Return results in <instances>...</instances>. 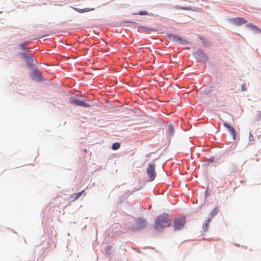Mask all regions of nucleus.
Listing matches in <instances>:
<instances>
[{
    "label": "nucleus",
    "instance_id": "7ed1b4c3",
    "mask_svg": "<svg viewBox=\"0 0 261 261\" xmlns=\"http://www.w3.org/2000/svg\"><path fill=\"white\" fill-rule=\"evenodd\" d=\"M155 166V164H150L146 170L147 173L151 181L154 180L156 176Z\"/></svg>",
    "mask_w": 261,
    "mask_h": 261
},
{
    "label": "nucleus",
    "instance_id": "2eb2a0df",
    "mask_svg": "<svg viewBox=\"0 0 261 261\" xmlns=\"http://www.w3.org/2000/svg\"><path fill=\"white\" fill-rule=\"evenodd\" d=\"M211 220L210 218L207 219L205 221V223L203 225V227L204 229H207L208 227V223L211 222Z\"/></svg>",
    "mask_w": 261,
    "mask_h": 261
},
{
    "label": "nucleus",
    "instance_id": "39448f33",
    "mask_svg": "<svg viewBox=\"0 0 261 261\" xmlns=\"http://www.w3.org/2000/svg\"><path fill=\"white\" fill-rule=\"evenodd\" d=\"M72 103L76 106H80L83 107L88 108L90 107V105L85 102L84 101L78 100V99H73L72 102Z\"/></svg>",
    "mask_w": 261,
    "mask_h": 261
},
{
    "label": "nucleus",
    "instance_id": "4468645a",
    "mask_svg": "<svg viewBox=\"0 0 261 261\" xmlns=\"http://www.w3.org/2000/svg\"><path fill=\"white\" fill-rule=\"evenodd\" d=\"M168 132L170 136H173L174 134V127L172 124L169 126Z\"/></svg>",
    "mask_w": 261,
    "mask_h": 261
},
{
    "label": "nucleus",
    "instance_id": "f3484780",
    "mask_svg": "<svg viewBox=\"0 0 261 261\" xmlns=\"http://www.w3.org/2000/svg\"><path fill=\"white\" fill-rule=\"evenodd\" d=\"M120 147V144L119 143H115L113 144L112 145V149L113 150H117L118 149H119Z\"/></svg>",
    "mask_w": 261,
    "mask_h": 261
},
{
    "label": "nucleus",
    "instance_id": "f03ea898",
    "mask_svg": "<svg viewBox=\"0 0 261 261\" xmlns=\"http://www.w3.org/2000/svg\"><path fill=\"white\" fill-rule=\"evenodd\" d=\"M186 223L185 218H175L173 219V226L175 230L181 229L184 228Z\"/></svg>",
    "mask_w": 261,
    "mask_h": 261
},
{
    "label": "nucleus",
    "instance_id": "f8f14e48",
    "mask_svg": "<svg viewBox=\"0 0 261 261\" xmlns=\"http://www.w3.org/2000/svg\"><path fill=\"white\" fill-rule=\"evenodd\" d=\"M247 27H249L253 30H257L259 33H261V30L257 28L255 25H253L252 23H249L247 24Z\"/></svg>",
    "mask_w": 261,
    "mask_h": 261
},
{
    "label": "nucleus",
    "instance_id": "b1692460",
    "mask_svg": "<svg viewBox=\"0 0 261 261\" xmlns=\"http://www.w3.org/2000/svg\"><path fill=\"white\" fill-rule=\"evenodd\" d=\"M259 118H261V114H260V116H259Z\"/></svg>",
    "mask_w": 261,
    "mask_h": 261
},
{
    "label": "nucleus",
    "instance_id": "aec40b11",
    "mask_svg": "<svg viewBox=\"0 0 261 261\" xmlns=\"http://www.w3.org/2000/svg\"><path fill=\"white\" fill-rule=\"evenodd\" d=\"M232 171H231V173H236V172L237 171V166L233 165L232 167Z\"/></svg>",
    "mask_w": 261,
    "mask_h": 261
},
{
    "label": "nucleus",
    "instance_id": "6e6552de",
    "mask_svg": "<svg viewBox=\"0 0 261 261\" xmlns=\"http://www.w3.org/2000/svg\"><path fill=\"white\" fill-rule=\"evenodd\" d=\"M21 56L25 59L26 61L29 64H32L33 62V56L30 54H27L25 53H22Z\"/></svg>",
    "mask_w": 261,
    "mask_h": 261
},
{
    "label": "nucleus",
    "instance_id": "6ab92c4d",
    "mask_svg": "<svg viewBox=\"0 0 261 261\" xmlns=\"http://www.w3.org/2000/svg\"><path fill=\"white\" fill-rule=\"evenodd\" d=\"M138 14L140 15H146L148 14V13L145 11H141L139 12Z\"/></svg>",
    "mask_w": 261,
    "mask_h": 261
},
{
    "label": "nucleus",
    "instance_id": "0eeeda50",
    "mask_svg": "<svg viewBox=\"0 0 261 261\" xmlns=\"http://www.w3.org/2000/svg\"><path fill=\"white\" fill-rule=\"evenodd\" d=\"M232 21L234 23L238 25L245 24L247 22V21L245 19L241 17L235 18L233 19Z\"/></svg>",
    "mask_w": 261,
    "mask_h": 261
},
{
    "label": "nucleus",
    "instance_id": "423d86ee",
    "mask_svg": "<svg viewBox=\"0 0 261 261\" xmlns=\"http://www.w3.org/2000/svg\"><path fill=\"white\" fill-rule=\"evenodd\" d=\"M169 38L173 41L177 43H182L184 41L181 37L173 34L170 35Z\"/></svg>",
    "mask_w": 261,
    "mask_h": 261
},
{
    "label": "nucleus",
    "instance_id": "a211bd4d",
    "mask_svg": "<svg viewBox=\"0 0 261 261\" xmlns=\"http://www.w3.org/2000/svg\"><path fill=\"white\" fill-rule=\"evenodd\" d=\"M27 45H28L27 43H21L19 45V46H20V49H22V50H28L30 49V48L25 47V46Z\"/></svg>",
    "mask_w": 261,
    "mask_h": 261
},
{
    "label": "nucleus",
    "instance_id": "f257e3e1",
    "mask_svg": "<svg viewBox=\"0 0 261 261\" xmlns=\"http://www.w3.org/2000/svg\"><path fill=\"white\" fill-rule=\"evenodd\" d=\"M171 225V221L169 215L166 213H163L156 217L153 226L156 230H160L165 227H170Z\"/></svg>",
    "mask_w": 261,
    "mask_h": 261
},
{
    "label": "nucleus",
    "instance_id": "20e7f679",
    "mask_svg": "<svg viewBox=\"0 0 261 261\" xmlns=\"http://www.w3.org/2000/svg\"><path fill=\"white\" fill-rule=\"evenodd\" d=\"M223 125L228 129L232 136L233 139L234 140L236 138L237 134L234 127L225 122H224Z\"/></svg>",
    "mask_w": 261,
    "mask_h": 261
},
{
    "label": "nucleus",
    "instance_id": "412c9836",
    "mask_svg": "<svg viewBox=\"0 0 261 261\" xmlns=\"http://www.w3.org/2000/svg\"><path fill=\"white\" fill-rule=\"evenodd\" d=\"M242 90L243 91H245L247 90L245 84H243L242 85Z\"/></svg>",
    "mask_w": 261,
    "mask_h": 261
},
{
    "label": "nucleus",
    "instance_id": "4be33fe9",
    "mask_svg": "<svg viewBox=\"0 0 261 261\" xmlns=\"http://www.w3.org/2000/svg\"><path fill=\"white\" fill-rule=\"evenodd\" d=\"M179 9H181V10H191V9L190 8V7H179Z\"/></svg>",
    "mask_w": 261,
    "mask_h": 261
},
{
    "label": "nucleus",
    "instance_id": "dca6fc26",
    "mask_svg": "<svg viewBox=\"0 0 261 261\" xmlns=\"http://www.w3.org/2000/svg\"><path fill=\"white\" fill-rule=\"evenodd\" d=\"M34 74L36 75L37 79L39 80V81H41L42 80V76H41V75L40 74V73H38V72L37 71H35L34 72Z\"/></svg>",
    "mask_w": 261,
    "mask_h": 261
},
{
    "label": "nucleus",
    "instance_id": "1a4fd4ad",
    "mask_svg": "<svg viewBox=\"0 0 261 261\" xmlns=\"http://www.w3.org/2000/svg\"><path fill=\"white\" fill-rule=\"evenodd\" d=\"M72 8L75 11H77L79 13H85V12L93 11V10H94V8H86L82 9H79V8Z\"/></svg>",
    "mask_w": 261,
    "mask_h": 261
},
{
    "label": "nucleus",
    "instance_id": "5701e85b",
    "mask_svg": "<svg viewBox=\"0 0 261 261\" xmlns=\"http://www.w3.org/2000/svg\"><path fill=\"white\" fill-rule=\"evenodd\" d=\"M253 138H254V137H253V135L250 134V135H249V139H250V140H253Z\"/></svg>",
    "mask_w": 261,
    "mask_h": 261
},
{
    "label": "nucleus",
    "instance_id": "9d476101",
    "mask_svg": "<svg viewBox=\"0 0 261 261\" xmlns=\"http://www.w3.org/2000/svg\"><path fill=\"white\" fill-rule=\"evenodd\" d=\"M137 223L139 226V228H140L146 226V221L144 219L139 218L137 220Z\"/></svg>",
    "mask_w": 261,
    "mask_h": 261
},
{
    "label": "nucleus",
    "instance_id": "ddd939ff",
    "mask_svg": "<svg viewBox=\"0 0 261 261\" xmlns=\"http://www.w3.org/2000/svg\"><path fill=\"white\" fill-rule=\"evenodd\" d=\"M218 211L219 209L218 207L214 208V210L210 213L211 217L212 218L214 217L218 213Z\"/></svg>",
    "mask_w": 261,
    "mask_h": 261
},
{
    "label": "nucleus",
    "instance_id": "9b49d317",
    "mask_svg": "<svg viewBox=\"0 0 261 261\" xmlns=\"http://www.w3.org/2000/svg\"><path fill=\"white\" fill-rule=\"evenodd\" d=\"M84 192V190H83V191H81L80 192L73 194H72L71 195V198L73 200H76V199H77L81 196V195L82 194V193Z\"/></svg>",
    "mask_w": 261,
    "mask_h": 261
}]
</instances>
